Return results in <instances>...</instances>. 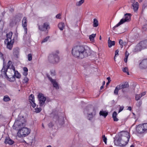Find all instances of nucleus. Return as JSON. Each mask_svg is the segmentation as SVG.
<instances>
[{
	"label": "nucleus",
	"mask_w": 147,
	"mask_h": 147,
	"mask_svg": "<svg viewBox=\"0 0 147 147\" xmlns=\"http://www.w3.org/2000/svg\"><path fill=\"white\" fill-rule=\"evenodd\" d=\"M20 20V17L18 15H16L12 18L10 22V25L12 26L16 25L17 23Z\"/></svg>",
	"instance_id": "nucleus-13"
},
{
	"label": "nucleus",
	"mask_w": 147,
	"mask_h": 147,
	"mask_svg": "<svg viewBox=\"0 0 147 147\" xmlns=\"http://www.w3.org/2000/svg\"><path fill=\"white\" fill-rule=\"evenodd\" d=\"M99 115H100L102 116L105 118L108 115V112L106 111H101L99 112Z\"/></svg>",
	"instance_id": "nucleus-24"
},
{
	"label": "nucleus",
	"mask_w": 147,
	"mask_h": 147,
	"mask_svg": "<svg viewBox=\"0 0 147 147\" xmlns=\"http://www.w3.org/2000/svg\"><path fill=\"white\" fill-rule=\"evenodd\" d=\"M102 140L105 143V144H107V138L106 137H105V135H103L102 136Z\"/></svg>",
	"instance_id": "nucleus-42"
},
{
	"label": "nucleus",
	"mask_w": 147,
	"mask_h": 147,
	"mask_svg": "<svg viewBox=\"0 0 147 147\" xmlns=\"http://www.w3.org/2000/svg\"><path fill=\"white\" fill-rule=\"evenodd\" d=\"M5 42H7V47L10 50H11L13 47V45L14 43V41L13 40L12 41L11 40L10 41L8 40V39H5Z\"/></svg>",
	"instance_id": "nucleus-17"
},
{
	"label": "nucleus",
	"mask_w": 147,
	"mask_h": 147,
	"mask_svg": "<svg viewBox=\"0 0 147 147\" xmlns=\"http://www.w3.org/2000/svg\"><path fill=\"white\" fill-rule=\"evenodd\" d=\"M72 54L75 57L82 59L90 55L91 52L90 48L88 47L77 45L72 49Z\"/></svg>",
	"instance_id": "nucleus-1"
},
{
	"label": "nucleus",
	"mask_w": 147,
	"mask_h": 147,
	"mask_svg": "<svg viewBox=\"0 0 147 147\" xmlns=\"http://www.w3.org/2000/svg\"><path fill=\"white\" fill-rule=\"evenodd\" d=\"M14 74V76L18 78H20L21 77V75L17 71H16L13 72Z\"/></svg>",
	"instance_id": "nucleus-29"
},
{
	"label": "nucleus",
	"mask_w": 147,
	"mask_h": 147,
	"mask_svg": "<svg viewBox=\"0 0 147 147\" xmlns=\"http://www.w3.org/2000/svg\"><path fill=\"white\" fill-rule=\"evenodd\" d=\"M47 76L50 81L53 84V86L56 89H58L59 88V85L57 83L55 80H53L51 78L48 74L47 75Z\"/></svg>",
	"instance_id": "nucleus-12"
},
{
	"label": "nucleus",
	"mask_w": 147,
	"mask_h": 147,
	"mask_svg": "<svg viewBox=\"0 0 147 147\" xmlns=\"http://www.w3.org/2000/svg\"><path fill=\"white\" fill-rule=\"evenodd\" d=\"M143 128L144 129V130L145 132L147 130V123H144L141 124Z\"/></svg>",
	"instance_id": "nucleus-36"
},
{
	"label": "nucleus",
	"mask_w": 147,
	"mask_h": 147,
	"mask_svg": "<svg viewBox=\"0 0 147 147\" xmlns=\"http://www.w3.org/2000/svg\"><path fill=\"white\" fill-rule=\"evenodd\" d=\"M142 97V95H141V94H137L135 96V99L136 100H138L140 99Z\"/></svg>",
	"instance_id": "nucleus-38"
},
{
	"label": "nucleus",
	"mask_w": 147,
	"mask_h": 147,
	"mask_svg": "<svg viewBox=\"0 0 147 147\" xmlns=\"http://www.w3.org/2000/svg\"><path fill=\"white\" fill-rule=\"evenodd\" d=\"M119 50L118 49L116 50L115 51V57H116L117 55H118Z\"/></svg>",
	"instance_id": "nucleus-55"
},
{
	"label": "nucleus",
	"mask_w": 147,
	"mask_h": 147,
	"mask_svg": "<svg viewBox=\"0 0 147 147\" xmlns=\"http://www.w3.org/2000/svg\"><path fill=\"white\" fill-rule=\"evenodd\" d=\"M50 28L49 24L48 22L44 23L43 25H38V29L40 31H45L48 30Z\"/></svg>",
	"instance_id": "nucleus-8"
},
{
	"label": "nucleus",
	"mask_w": 147,
	"mask_h": 147,
	"mask_svg": "<svg viewBox=\"0 0 147 147\" xmlns=\"http://www.w3.org/2000/svg\"><path fill=\"white\" fill-rule=\"evenodd\" d=\"M124 107L123 106H122L121 107L120 106L119 111V113H120L121 111L124 109Z\"/></svg>",
	"instance_id": "nucleus-52"
},
{
	"label": "nucleus",
	"mask_w": 147,
	"mask_h": 147,
	"mask_svg": "<svg viewBox=\"0 0 147 147\" xmlns=\"http://www.w3.org/2000/svg\"><path fill=\"white\" fill-rule=\"evenodd\" d=\"M5 143L9 145H12L14 142V141L11 140L9 138H6L5 140Z\"/></svg>",
	"instance_id": "nucleus-22"
},
{
	"label": "nucleus",
	"mask_w": 147,
	"mask_h": 147,
	"mask_svg": "<svg viewBox=\"0 0 147 147\" xmlns=\"http://www.w3.org/2000/svg\"><path fill=\"white\" fill-rule=\"evenodd\" d=\"M23 70L24 71L27 72H28V69L26 67H24Z\"/></svg>",
	"instance_id": "nucleus-59"
},
{
	"label": "nucleus",
	"mask_w": 147,
	"mask_h": 147,
	"mask_svg": "<svg viewBox=\"0 0 147 147\" xmlns=\"http://www.w3.org/2000/svg\"><path fill=\"white\" fill-rule=\"evenodd\" d=\"M51 75L52 76H54L55 75V70H51L50 71Z\"/></svg>",
	"instance_id": "nucleus-47"
},
{
	"label": "nucleus",
	"mask_w": 147,
	"mask_h": 147,
	"mask_svg": "<svg viewBox=\"0 0 147 147\" xmlns=\"http://www.w3.org/2000/svg\"><path fill=\"white\" fill-rule=\"evenodd\" d=\"M10 68L11 69H12L13 71V73L15 71H16L15 70V67L13 66V65H11V66L10 67Z\"/></svg>",
	"instance_id": "nucleus-49"
},
{
	"label": "nucleus",
	"mask_w": 147,
	"mask_h": 147,
	"mask_svg": "<svg viewBox=\"0 0 147 147\" xmlns=\"http://www.w3.org/2000/svg\"><path fill=\"white\" fill-rule=\"evenodd\" d=\"M53 118L54 119L57 120L56 121L57 123H58L60 125H62L64 123V118L62 116L59 117L58 115H55Z\"/></svg>",
	"instance_id": "nucleus-10"
},
{
	"label": "nucleus",
	"mask_w": 147,
	"mask_h": 147,
	"mask_svg": "<svg viewBox=\"0 0 147 147\" xmlns=\"http://www.w3.org/2000/svg\"><path fill=\"white\" fill-rule=\"evenodd\" d=\"M107 79L108 80V82H111V78H110V77H108L107 78Z\"/></svg>",
	"instance_id": "nucleus-63"
},
{
	"label": "nucleus",
	"mask_w": 147,
	"mask_h": 147,
	"mask_svg": "<svg viewBox=\"0 0 147 147\" xmlns=\"http://www.w3.org/2000/svg\"><path fill=\"white\" fill-rule=\"evenodd\" d=\"M58 27L60 30H62L65 27V24L63 22H60L58 24Z\"/></svg>",
	"instance_id": "nucleus-25"
},
{
	"label": "nucleus",
	"mask_w": 147,
	"mask_h": 147,
	"mask_svg": "<svg viewBox=\"0 0 147 147\" xmlns=\"http://www.w3.org/2000/svg\"><path fill=\"white\" fill-rule=\"evenodd\" d=\"M123 42L122 40L120 39L119 40V43L120 45V47L121 48L123 47Z\"/></svg>",
	"instance_id": "nucleus-43"
},
{
	"label": "nucleus",
	"mask_w": 147,
	"mask_h": 147,
	"mask_svg": "<svg viewBox=\"0 0 147 147\" xmlns=\"http://www.w3.org/2000/svg\"><path fill=\"white\" fill-rule=\"evenodd\" d=\"M94 108H92L91 107H87L84 109V112L85 113L86 111H88V112H90L91 110L92 111H94Z\"/></svg>",
	"instance_id": "nucleus-26"
},
{
	"label": "nucleus",
	"mask_w": 147,
	"mask_h": 147,
	"mask_svg": "<svg viewBox=\"0 0 147 147\" xmlns=\"http://www.w3.org/2000/svg\"><path fill=\"white\" fill-rule=\"evenodd\" d=\"M49 38V36H47L42 41V43L44 42L47 41Z\"/></svg>",
	"instance_id": "nucleus-46"
},
{
	"label": "nucleus",
	"mask_w": 147,
	"mask_h": 147,
	"mask_svg": "<svg viewBox=\"0 0 147 147\" xmlns=\"http://www.w3.org/2000/svg\"><path fill=\"white\" fill-rule=\"evenodd\" d=\"M13 54L15 57L18 58L19 55V49L18 47H16L13 49Z\"/></svg>",
	"instance_id": "nucleus-19"
},
{
	"label": "nucleus",
	"mask_w": 147,
	"mask_h": 147,
	"mask_svg": "<svg viewBox=\"0 0 147 147\" xmlns=\"http://www.w3.org/2000/svg\"><path fill=\"white\" fill-rule=\"evenodd\" d=\"M31 106H32V107L34 108L36 106V104L34 102V101H33V102H30Z\"/></svg>",
	"instance_id": "nucleus-48"
},
{
	"label": "nucleus",
	"mask_w": 147,
	"mask_h": 147,
	"mask_svg": "<svg viewBox=\"0 0 147 147\" xmlns=\"http://www.w3.org/2000/svg\"><path fill=\"white\" fill-rule=\"evenodd\" d=\"M121 89L122 92L124 93L127 92L129 90L128 88H124Z\"/></svg>",
	"instance_id": "nucleus-39"
},
{
	"label": "nucleus",
	"mask_w": 147,
	"mask_h": 147,
	"mask_svg": "<svg viewBox=\"0 0 147 147\" xmlns=\"http://www.w3.org/2000/svg\"><path fill=\"white\" fill-rule=\"evenodd\" d=\"M117 112L116 111H114L112 115V117L114 118V117H117Z\"/></svg>",
	"instance_id": "nucleus-51"
},
{
	"label": "nucleus",
	"mask_w": 147,
	"mask_h": 147,
	"mask_svg": "<svg viewBox=\"0 0 147 147\" xmlns=\"http://www.w3.org/2000/svg\"><path fill=\"white\" fill-rule=\"evenodd\" d=\"M90 116L91 117L90 118H88V119L89 120H91L92 118L93 113H90L88 114V118H89Z\"/></svg>",
	"instance_id": "nucleus-44"
},
{
	"label": "nucleus",
	"mask_w": 147,
	"mask_h": 147,
	"mask_svg": "<svg viewBox=\"0 0 147 147\" xmlns=\"http://www.w3.org/2000/svg\"><path fill=\"white\" fill-rule=\"evenodd\" d=\"M119 87L120 88V90L125 88H128L129 86L128 82H125L123 84H121L119 85Z\"/></svg>",
	"instance_id": "nucleus-21"
},
{
	"label": "nucleus",
	"mask_w": 147,
	"mask_h": 147,
	"mask_svg": "<svg viewBox=\"0 0 147 147\" xmlns=\"http://www.w3.org/2000/svg\"><path fill=\"white\" fill-rule=\"evenodd\" d=\"M111 106H114L115 105V101L113 100L111 101Z\"/></svg>",
	"instance_id": "nucleus-57"
},
{
	"label": "nucleus",
	"mask_w": 147,
	"mask_h": 147,
	"mask_svg": "<svg viewBox=\"0 0 147 147\" xmlns=\"http://www.w3.org/2000/svg\"><path fill=\"white\" fill-rule=\"evenodd\" d=\"M17 135L19 137H24L28 135L30 133V129L25 127L21 128L18 130Z\"/></svg>",
	"instance_id": "nucleus-5"
},
{
	"label": "nucleus",
	"mask_w": 147,
	"mask_h": 147,
	"mask_svg": "<svg viewBox=\"0 0 147 147\" xmlns=\"http://www.w3.org/2000/svg\"><path fill=\"white\" fill-rule=\"evenodd\" d=\"M26 122V120L23 116H18L15 120L13 126V128L15 130H18L21 128L25 127Z\"/></svg>",
	"instance_id": "nucleus-3"
},
{
	"label": "nucleus",
	"mask_w": 147,
	"mask_h": 147,
	"mask_svg": "<svg viewBox=\"0 0 147 147\" xmlns=\"http://www.w3.org/2000/svg\"><path fill=\"white\" fill-rule=\"evenodd\" d=\"M131 14L130 13H126L125 15L124 18L121 19L120 22L113 28V30H115L116 28L119 26L120 25L123 24L126 22H128L131 19Z\"/></svg>",
	"instance_id": "nucleus-6"
},
{
	"label": "nucleus",
	"mask_w": 147,
	"mask_h": 147,
	"mask_svg": "<svg viewBox=\"0 0 147 147\" xmlns=\"http://www.w3.org/2000/svg\"><path fill=\"white\" fill-rule=\"evenodd\" d=\"M146 7V6L145 5V4L143 5V6H142V10L144 9Z\"/></svg>",
	"instance_id": "nucleus-64"
},
{
	"label": "nucleus",
	"mask_w": 147,
	"mask_h": 147,
	"mask_svg": "<svg viewBox=\"0 0 147 147\" xmlns=\"http://www.w3.org/2000/svg\"><path fill=\"white\" fill-rule=\"evenodd\" d=\"M84 0H81L76 3V5L78 6H80L84 2Z\"/></svg>",
	"instance_id": "nucleus-35"
},
{
	"label": "nucleus",
	"mask_w": 147,
	"mask_h": 147,
	"mask_svg": "<svg viewBox=\"0 0 147 147\" xmlns=\"http://www.w3.org/2000/svg\"><path fill=\"white\" fill-rule=\"evenodd\" d=\"M28 59L29 61H31L32 60V54L31 53L29 54L28 55Z\"/></svg>",
	"instance_id": "nucleus-40"
},
{
	"label": "nucleus",
	"mask_w": 147,
	"mask_h": 147,
	"mask_svg": "<svg viewBox=\"0 0 147 147\" xmlns=\"http://www.w3.org/2000/svg\"><path fill=\"white\" fill-rule=\"evenodd\" d=\"M11 99L8 95H5L4 96L3 100L5 102L9 101Z\"/></svg>",
	"instance_id": "nucleus-32"
},
{
	"label": "nucleus",
	"mask_w": 147,
	"mask_h": 147,
	"mask_svg": "<svg viewBox=\"0 0 147 147\" xmlns=\"http://www.w3.org/2000/svg\"><path fill=\"white\" fill-rule=\"evenodd\" d=\"M12 34L13 33L11 32H9L7 34H6L7 38L6 39H8V40H9V39H10V40H11Z\"/></svg>",
	"instance_id": "nucleus-28"
},
{
	"label": "nucleus",
	"mask_w": 147,
	"mask_h": 147,
	"mask_svg": "<svg viewBox=\"0 0 147 147\" xmlns=\"http://www.w3.org/2000/svg\"><path fill=\"white\" fill-rule=\"evenodd\" d=\"M98 21L97 20L96 18L94 19L93 22V26L94 27H96L98 26Z\"/></svg>",
	"instance_id": "nucleus-31"
},
{
	"label": "nucleus",
	"mask_w": 147,
	"mask_h": 147,
	"mask_svg": "<svg viewBox=\"0 0 147 147\" xmlns=\"http://www.w3.org/2000/svg\"><path fill=\"white\" fill-rule=\"evenodd\" d=\"M139 67L142 69L147 68V59H144L142 60L139 63Z\"/></svg>",
	"instance_id": "nucleus-11"
},
{
	"label": "nucleus",
	"mask_w": 147,
	"mask_h": 147,
	"mask_svg": "<svg viewBox=\"0 0 147 147\" xmlns=\"http://www.w3.org/2000/svg\"><path fill=\"white\" fill-rule=\"evenodd\" d=\"M35 109V112L37 113H39L41 111V109L40 107L36 108Z\"/></svg>",
	"instance_id": "nucleus-41"
},
{
	"label": "nucleus",
	"mask_w": 147,
	"mask_h": 147,
	"mask_svg": "<svg viewBox=\"0 0 147 147\" xmlns=\"http://www.w3.org/2000/svg\"><path fill=\"white\" fill-rule=\"evenodd\" d=\"M147 48V39L140 42L139 45L136 46V49L140 51L142 49H144Z\"/></svg>",
	"instance_id": "nucleus-7"
},
{
	"label": "nucleus",
	"mask_w": 147,
	"mask_h": 147,
	"mask_svg": "<svg viewBox=\"0 0 147 147\" xmlns=\"http://www.w3.org/2000/svg\"><path fill=\"white\" fill-rule=\"evenodd\" d=\"M142 104V102L141 101H139L137 103L136 105L138 107H140Z\"/></svg>",
	"instance_id": "nucleus-53"
},
{
	"label": "nucleus",
	"mask_w": 147,
	"mask_h": 147,
	"mask_svg": "<svg viewBox=\"0 0 147 147\" xmlns=\"http://www.w3.org/2000/svg\"><path fill=\"white\" fill-rule=\"evenodd\" d=\"M61 16V14L60 13H59L57 14L56 16V17L57 18L59 19L60 18V17Z\"/></svg>",
	"instance_id": "nucleus-58"
},
{
	"label": "nucleus",
	"mask_w": 147,
	"mask_h": 147,
	"mask_svg": "<svg viewBox=\"0 0 147 147\" xmlns=\"http://www.w3.org/2000/svg\"><path fill=\"white\" fill-rule=\"evenodd\" d=\"M0 58L3 60V62L5 61V59L4 58V55L1 52H0Z\"/></svg>",
	"instance_id": "nucleus-45"
},
{
	"label": "nucleus",
	"mask_w": 147,
	"mask_h": 147,
	"mask_svg": "<svg viewBox=\"0 0 147 147\" xmlns=\"http://www.w3.org/2000/svg\"><path fill=\"white\" fill-rule=\"evenodd\" d=\"M96 34H92V35H90L89 38L90 40L93 41L94 40V38L96 36Z\"/></svg>",
	"instance_id": "nucleus-34"
},
{
	"label": "nucleus",
	"mask_w": 147,
	"mask_h": 147,
	"mask_svg": "<svg viewBox=\"0 0 147 147\" xmlns=\"http://www.w3.org/2000/svg\"><path fill=\"white\" fill-rule=\"evenodd\" d=\"M108 47H111L112 46L114 45L115 44V41H112L110 40V38H109L108 40Z\"/></svg>",
	"instance_id": "nucleus-23"
},
{
	"label": "nucleus",
	"mask_w": 147,
	"mask_h": 147,
	"mask_svg": "<svg viewBox=\"0 0 147 147\" xmlns=\"http://www.w3.org/2000/svg\"><path fill=\"white\" fill-rule=\"evenodd\" d=\"M129 55V54L128 53L127 54V51H126L125 52V57H126V58H128Z\"/></svg>",
	"instance_id": "nucleus-61"
},
{
	"label": "nucleus",
	"mask_w": 147,
	"mask_h": 147,
	"mask_svg": "<svg viewBox=\"0 0 147 147\" xmlns=\"http://www.w3.org/2000/svg\"><path fill=\"white\" fill-rule=\"evenodd\" d=\"M38 98L39 101L40 107L42 106L45 104L46 98L44 96V94L41 93H39L38 95Z\"/></svg>",
	"instance_id": "nucleus-9"
},
{
	"label": "nucleus",
	"mask_w": 147,
	"mask_h": 147,
	"mask_svg": "<svg viewBox=\"0 0 147 147\" xmlns=\"http://www.w3.org/2000/svg\"><path fill=\"white\" fill-rule=\"evenodd\" d=\"M29 101L30 102L34 101V96L33 94H31L29 96Z\"/></svg>",
	"instance_id": "nucleus-33"
},
{
	"label": "nucleus",
	"mask_w": 147,
	"mask_h": 147,
	"mask_svg": "<svg viewBox=\"0 0 147 147\" xmlns=\"http://www.w3.org/2000/svg\"><path fill=\"white\" fill-rule=\"evenodd\" d=\"M130 137V134L127 131L121 132L114 138L115 144L121 147L124 146L128 144Z\"/></svg>",
	"instance_id": "nucleus-2"
},
{
	"label": "nucleus",
	"mask_w": 147,
	"mask_h": 147,
	"mask_svg": "<svg viewBox=\"0 0 147 147\" xmlns=\"http://www.w3.org/2000/svg\"><path fill=\"white\" fill-rule=\"evenodd\" d=\"M142 29L143 31H146L147 30V21H144L142 26Z\"/></svg>",
	"instance_id": "nucleus-27"
},
{
	"label": "nucleus",
	"mask_w": 147,
	"mask_h": 147,
	"mask_svg": "<svg viewBox=\"0 0 147 147\" xmlns=\"http://www.w3.org/2000/svg\"><path fill=\"white\" fill-rule=\"evenodd\" d=\"M23 75L24 76H26L27 74H28V72H25V71H24L23 73Z\"/></svg>",
	"instance_id": "nucleus-60"
},
{
	"label": "nucleus",
	"mask_w": 147,
	"mask_h": 147,
	"mask_svg": "<svg viewBox=\"0 0 147 147\" xmlns=\"http://www.w3.org/2000/svg\"><path fill=\"white\" fill-rule=\"evenodd\" d=\"M11 65H12V62L10 61H9L8 62L7 65V68H6V65L5 64L4 62H3V68L1 70V72L2 74H3V73L4 71H5L6 72H7V69L10 68V66H11Z\"/></svg>",
	"instance_id": "nucleus-16"
},
{
	"label": "nucleus",
	"mask_w": 147,
	"mask_h": 147,
	"mask_svg": "<svg viewBox=\"0 0 147 147\" xmlns=\"http://www.w3.org/2000/svg\"><path fill=\"white\" fill-rule=\"evenodd\" d=\"M113 118L114 121H117L119 120V119L117 117H115Z\"/></svg>",
	"instance_id": "nucleus-56"
},
{
	"label": "nucleus",
	"mask_w": 147,
	"mask_h": 147,
	"mask_svg": "<svg viewBox=\"0 0 147 147\" xmlns=\"http://www.w3.org/2000/svg\"><path fill=\"white\" fill-rule=\"evenodd\" d=\"M54 126L53 124V123L52 122H50L48 124V126L49 127L51 128L52 127Z\"/></svg>",
	"instance_id": "nucleus-54"
},
{
	"label": "nucleus",
	"mask_w": 147,
	"mask_h": 147,
	"mask_svg": "<svg viewBox=\"0 0 147 147\" xmlns=\"http://www.w3.org/2000/svg\"><path fill=\"white\" fill-rule=\"evenodd\" d=\"M136 131L139 134H142L145 132L141 124H139L136 127Z\"/></svg>",
	"instance_id": "nucleus-18"
},
{
	"label": "nucleus",
	"mask_w": 147,
	"mask_h": 147,
	"mask_svg": "<svg viewBox=\"0 0 147 147\" xmlns=\"http://www.w3.org/2000/svg\"><path fill=\"white\" fill-rule=\"evenodd\" d=\"M3 75L5 78H7V80L11 82H14L15 80V76L14 75H11L8 76L6 72V71H4L3 73V74H2L1 75Z\"/></svg>",
	"instance_id": "nucleus-15"
},
{
	"label": "nucleus",
	"mask_w": 147,
	"mask_h": 147,
	"mask_svg": "<svg viewBox=\"0 0 147 147\" xmlns=\"http://www.w3.org/2000/svg\"><path fill=\"white\" fill-rule=\"evenodd\" d=\"M123 71L124 72L127 73L128 75H129V72H128V69L127 67H125L122 69Z\"/></svg>",
	"instance_id": "nucleus-37"
},
{
	"label": "nucleus",
	"mask_w": 147,
	"mask_h": 147,
	"mask_svg": "<svg viewBox=\"0 0 147 147\" xmlns=\"http://www.w3.org/2000/svg\"><path fill=\"white\" fill-rule=\"evenodd\" d=\"M141 95H142V97L144 95L146 94V92H144L141 93Z\"/></svg>",
	"instance_id": "nucleus-62"
},
{
	"label": "nucleus",
	"mask_w": 147,
	"mask_h": 147,
	"mask_svg": "<svg viewBox=\"0 0 147 147\" xmlns=\"http://www.w3.org/2000/svg\"><path fill=\"white\" fill-rule=\"evenodd\" d=\"M120 90V88L119 87V86L118 85L115 88L114 91V94L115 95H117L118 91Z\"/></svg>",
	"instance_id": "nucleus-30"
},
{
	"label": "nucleus",
	"mask_w": 147,
	"mask_h": 147,
	"mask_svg": "<svg viewBox=\"0 0 147 147\" xmlns=\"http://www.w3.org/2000/svg\"><path fill=\"white\" fill-rule=\"evenodd\" d=\"M28 79L26 77H25L24 79V82L26 83L28 82Z\"/></svg>",
	"instance_id": "nucleus-50"
},
{
	"label": "nucleus",
	"mask_w": 147,
	"mask_h": 147,
	"mask_svg": "<svg viewBox=\"0 0 147 147\" xmlns=\"http://www.w3.org/2000/svg\"><path fill=\"white\" fill-rule=\"evenodd\" d=\"M131 3H133L134 1V0H131ZM132 6L134 11H137L138 8L139 3L137 2H136L135 3H133Z\"/></svg>",
	"instance_id": "nucleus-20"
},
{
	"label": "nucleus",
	"mask_w": 147,
	"mask_h": 147,
	"mask_svg": "<svg viewBox=\"0 0 147 147\" xmlns=\"http://www.w3.org/2000/svg\"><path fill=\"white\" fill-rule=\"evenodd\" d=\"M27 22L28 21L27 18L26 17H24L23 18L22 20V26L24 28L25 34H27Z\"/></svg>",
	"instance_id": "nucleus-14"
},
{
	"label": "nucleus",
	"mask_w": 147,
	"mask_h": 147,
	"mask_svg": "<svg viewBox=\"0 0 147 147\" xmlns=\"http://www.w3.org/2000/svg\"><path fill=\"white\" fill-rule=\"evenodd\" d=\"M59 52L57 50L55 52H53L50 54L48 57V60L49 62L53 64L58 63L59 61V57L58 55Z\"/></svg>",
	"instance_id": "nucleus-4"
}]
</instances>
